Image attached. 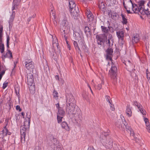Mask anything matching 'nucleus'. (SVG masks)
<instances>
[{
	"instance_id": "nucleus-1",
	"label": "nucleus",
	"mask_w": 150,
	"mask_h": 150,
	"mask_svg": "<svg viewBox=\"0 0 150 150\" xmlns=\"http://www.w3.org/2000/svg\"><path fill=\"white\" fill-rule=\"evenodd\" d=\"M145 3L144 1L140 0L137 1V4L133 3L132 1L128 3L126 2V5L124 7L128 13H132L133 12L135 13H142V9L144 7V4Z\"/></svg>"
},
{
	"instance_id": "nucleus-2",
	"label": "nucleus",
	"mask_w": 150,
	"mask_h": 150,
	"mask_svg": "<svg viewBox=\"0 0 150 150\" xmlns=\"http://www.w3.org/2000/svg\"><path fill=\"white\" fill-rule=\"evenodd\" d=\"M66 102L67 103V110L70 113H73L74 115L75 118H80V111L78 110L77 113H76L74 112L75 107V101L72 95L68 94L66 95Z\"/></svg>"
},
{
	"instance_id": "nucleus-3",
	"label": "nucleus",
	"mask_w": 150,
	"mask_h": 150,
	"mask_svg": "<svg viewBox=\"0 0 150 150\" xmlns=\"http://www.w3.org/2000/svg\"><path fill=\"white\" fill-rule=\"evenodd\" d=\"M106 59L110 60L112 63V66L110 70L109 71V75L113 79H115L116 76V72L117 71L115 65L112 62V55L113 52V49L110 47H109L107 50Z\"/></svg>"
},
{
	"instance_id": "nucleus-4",
	"label": "nucleus",
	"mask_w": 150,
	"mask_h": 150,
	"mask_svg": "<svg viewBox=\"0 0 150 150\" xmlns=\"http://www.w3.org/2000/svg\"><path fill=\"white\" fill-rule=\"evenodd\" d=\"M24 122V125L21 129V141L22 143L25 142V136L26 133H28L29 130V127L30 122V116L29 115Z\"/></svg>"
},
{
	"instance_id": "nucleus-5",
	"label": "nucleus",
	"mask_w": 150,
	"mask_h": 150,
	"mask_svg": "<svg viewBox=\"0 0 150 150\" xmlns=\"http://www.w3.org/2000/svg\"><path fill=\"white\" fill-rule=\"evenodd\" d=\"M107 134L105 132H102L99 137V140L107 149H110L112 147L113 142L111 138L107 136Z\"/></svg>"
},
{
	"instance_id": "nucleus-6",
	"label": "nucleus",
	"mask_w": 150,
	"mask_h": 150,
	"mask_svg": "<svg viewBox=\"0 0 150 150\" xmlns=\"http://www.w3.org/2000/svg\"><path fill=\"white\" fill-rule=\"evenodd\" d=\"M27 83L30 92L33 93L35 90L33 77V74L31 73L27 74Z\"/></svg>"
},
{
	"instance_id": "nucleus-7",
	"label": "nucleus",
	"mask_w": 150,
	"mask_h": 150,
	"mask_svg": "<svg viewBox=\"0 0 150 150\" xmlns=\"http://www.w3.org/2000/svg\"><path fill=\"white\" fill-rule=\"evenodd\" d=\"M62 26L64 27V29L63 32H61V34L63 35L64 34H68L70 32V27L68 22L66 20H63L61 23Z\"/></svg>"
},
{
	"instance_id": "nucleus-8",
	"label": "nucleus",
	"mask_w": 150,
	"mask_h": 150,
	"mask_svg": "<svg viewBox=\"0 0 150 150\" xmlns=\"http://www.w3.org/2000/svg\"><path fill=\"white\" fill-rule=\"evenodd\" d=\"M73 36L76 40H78L79 46L83 48L84 46L85 42L84 40L81 38L79 33L77 32H74Z\"/></svg>"
},
{
	"instance_id": "nucleus-9",
	"label": "nucleus",
	"mask_w": 150,
	"mask_h": 150,
	"mask_svg": "<svg viewBox=\"0 0 150 150\" xmlns=\"http://www.w3.org/2000/svg\"><path fill=\"white\" fill-rule=\"evenodd\" d=\"M3 30V25L0 24V52L1 53L4 52V46L2 40Z\"/></svg>"
},
{
	"instance_id": "nucleus-10",
	"label": "nucleus",
	"mask_w": 150,
	"mask_h": 150,
	"mask_svg": "<svg viewBox=\"0 0 150 150\" xmlns=\"http://www.w3.org/2000/svg\"><path fill=\"white\" fill-rule=\"evenodd\" d=\"M65 112L63 108H60L57 113V119L58 123H61L63 117L65 116Z\"/></svg>"
},
{
	"instance_id": "nucleus-11",
	"label": "nucleus",
	"mask_w": 150,
	"mask_h": 150,
	"mask_svg": "<svg viewBox=\"0 0 150 150\" xmlns=\"http://www.w3.org/2000/svg\"><path fill=\"white\" fill-rule=\"evenodd\" d=\"M134 104L138 108L140 111V112L143 115H146V111L143 109L142 106L140 103H137V101H135L134 102Z\"/></svg>"
},
{
	"instance_id": "nucleus-12",
	"label": "nucleus",
	"mask_w": 150,
	"mask_h": 150,
	"mask_svg": "<svg viewBox=\"0 0 150 150\" xmlns=\"http://www.w3.org/2000/svg\"><path fill=\"white\" fill-rule=\"evenodd\" d=\"M69 9L71 16L75 17H77L78 16L79 10L77 7H76Z\"/></svg>"
},
{
	"instance_id": "nucleus-13",
	"label": "nucleus",
	"mask_w": 150,
	"mask_h": 150,
	"mask_svg": "<svg viewBox=\"0 0 150 150\" xmlns=\"http://www.w3.org/2000/svg\"><path fill=\"white\" fill-rule=\"evenodd\" d=\"M96 38L97 40L98 43V45H101L102 42L105 40V37L103 34L97 35H96Z\"/></svg>"
},
{
	"instance_id": "nucleus-14",
	"label": "nucleus",
	"mask_w": 150,
	"mask_h": 150,
	"mask_svg": "<svg viewBox=\"0 0 150 150\" xmlns=\"http://www.w3.org/2000/svg\"><path fill=\"white\" fill-rule=\"evenodd\" d=\"M25 67L27 69L30 70V71L33 69L34 66L32 61L30 60L25 62Z\"/></svg>"
},
{
	"instance_id": "nucleus-15",
	"label": "nucleus",
	"mask_w": 150,
	"mask_h": 150,
	"mask_svg": "<svg viewBox=\"0 0 150 150\" xmlns=\"http://www.w3.org/2000/svg\"><path fill=\"white\" fill-rule=\"evenodd\" d=\"M116 35L119 40L123 41L125 36L124 32L122 30H119L116 32Z\"/></svg>"
},
{
	"instance_id": "nucleus-16",
	"label": "nucleus",
	"mask_w": 150,
	"mask_h": 150,
	"mask_svg": "<svg viewBox=\"0 0 150 150\" xmlns=\"http://www.w3.org/2000/svg\"><path fill=\"white\" fill-rule=\"evenodd\" d=\"M15 12L14 11H13L12 13L11 16L8 21L9 28L12 27V25L15 18Z\"/></svg>"
},
{
	"instance_id": "nucleus-17",
	"label": "nucleus",
	"mask_w": 150,
	"mask_h": 150,
	"mask_svg": "<svg viewBox=\"0 0 150 150\" xmlns=\"http://www.w3.org/2000/svg\"><path fill=\"white\" fill-rule=\"evenodd\" d=\"M101 28L102 32L103 33V35L105 37L106 39H107V36L108 35H109V30L107 27L103 26H101Z\"/></svg>"
},
{
	"instance_id": "nucleus-18",
	"label": "nucleus",
	"mask_w": 150,
	"mask_h": 150,
	"mask_svg": "<svg viewBox=\"0 0 150 150\" xmlns=\"http://www.w3.org/2000/svg\"><path fill=\"white\" fill-rule=\"evenodd\" d=\"M61 125L62 128L64 129L67 131H69L70 130V127L67 122L65 121L62 122L61 124Z\"/></svg>"
},
{
	"instance_id": "nucleus-19",
	"label": "nucleus",
	"mask_w": 150,
	"mask_h": 150,
	"mask_svg": "<svg viewBox=\"0 0 150 150\" xmlns=\"http://www.w3.org/2000/svg\"><path fill=\"white\" fill-rule=\"evenodd\" d=\"M125 64L126 66V68L127 69L128 71H130L131 70H132L134 66L129 61L126 62L125 61Z\"/></svg>"
},
{
	"instance_id": "nucleus-20",
	"label": "nucleus",
	"mask_w": 150,
	"mask_h": 150,
	"mask_svg": "<svg viewBox=\"0 0 150 150\" xmlns=\"http://www.w3.org/2000/svg\"><path fill=\"white\" fill-rule=\"evenodd\" d=\"M86 13L89 21H92L93 19V16L89 10L87 9Z\"/></svg>"
},
{
	"instance_id": "nucleus-21",
	"label": "nucleus",
	"mask_w": 150,
	"mask_h": 150,
	"mask_svg": "<svg viewBox=\"0 0 150 150\" xmlns=\"http://www.w3.org/2000/svg\"><path fill=\"white\" fill-rule=\"evenodd\" d=\"M108 36L109 38L106 40V42L108 45L110 47L112 45L113 41V40L112 39V35L111 34H109Z\"/></svg>"
},
{
	"instance_id": "nucleus-22",
	"label": "nucleus",
	"mask_w": 150,
	"mask_h": 150,
	"mask_svg": "<svg viewBox=\"0 0 150 150\" xmlns=\"http://www.w3.org/2000/svg\"><path fill=\"white\" fill-rule=\"evenodd\" d=\"M131 109V108L130 107V105H128L126 110V113L129 117H130L132 116V112Z\"/></svg>"
},
{
	"instance_id": "nucleus-23",
	"label": "nucleus",
	"mask_w": 150,
	"mask_h": 150,
	"mask_svg": "<svg viewBox=\"0 0 150 150\" xmlns=\"http://www.w3.org/2000/svg\"><path fill=\"white\" fill-rule=\"evenodd\" d=\"M7 124L8 123H6V125L4 127V129L2 131L4 135L6 136L7 134L8 135H10L11 134V133L8 132L6 127Z\"/></svg>"
},
{
	"instance_id": "nucleus-24",
	"label": "nucleus",
	"mask_w": 150,
	"mask_h": 150,
	"mask_svg": "<svg viewBox=\"0 0 150 150\" xmlns=\"http://www.w3.org/2000/svg\"><path fill=\"white\" fill-rule=\"evenodd\" d=\"M120 122H117L115 124V126L119 128L125 129V128H127L126 125L124 123H122L121 125H120Z\"/></svg>"
},
{
	"instance_id": "nucleus-25",
	"label": "nucleus",
	"mask_w": 150,
	"mask_h": 150,
	"mask_svg": "<svg viewBox=\"0 0 150 150\" xmlns=\"http://www.w3.org/2000/svg\"><path fill=\"white\" fill-rule=\"evenodd\" d=\"M143 8H143L142 10L143 13H141V14L143 15L145 14L149 18H150V10L149 11V9H147L146 10H144Z\"/></svg>"
},
{
	"instance_id": "nucleus-26",
	"label": "nucleus",
	"mask_w": 150,
	"mask_h": 150,
	"mask_svg": "<svg viewBox=\"0 0 150 150\" xmlns=\"http://www.w3.org/2000/svg\"><path fill=\"white\" fill-rule=\"evenodd\" d=\"M69 9L72 8L76 7V4L73 0H69Z\"/></svg>"
},
{
	"instance_id": "nucleus-27",
	"label": "nucleus",
	"mask_w": 150,
	"mask_h": 150,
	"mask_svg": "<svg viewBox=\"0 0 150 150\" xmlns=\"http://www.w3.org/2000/svg\"><path fill=\"white\" fill-rule=\"evenodd\" d=\"M58 40L56 37H54L53 39L52 40V45L54 47H57L58 48Z\"/></svg>"
},
{
	"instance_id": "nucleus-28",
	"label": "nucleus",
	"mask_w": 150,
	"mask_h": 150,
	"mask_svg": "<svg viewBox=\"0 0 150 150\" xmlns=\"http://www.w3.org/2000/svg\"><path fill=\"white\" fill-rule=\"evenodd\" d=\"M98 6L100 10H102V11H104L105 8V6L104 2L102 1L99 2Z\"/></svg>"
},
{
	"instance_id": "nucleus-29",
	"label": "nucleus",
	"mask_w": 150,
	"mask_h": 150,
	"mask_svg": "<svg viewBox=\"0 0 150 150\" xmlns=\"http://www.w3.org/2000/svg\"><path fill=\"white\" fill-rule=\"evenodd\" d=\"M50 15L51 17L53 19H55V14L54 11L52 9L50 12Z\"/></svg>"
},
{
	"instance_id": "nucleus-30",
	"label": "nucleus",
	"mask_w": 150,
	"mask_h": 150,
	"mask_svg": "<svg viewBox=\"0 0 150 150\" xmlns=\"http://www.w3.org/2000/svg\"><path fill=\"white\" fill-rule=\"evenodd\" d=\"M139 40V36L138 35H136L134 36L132 38V42L134 43L137 42Z\"/></svg>"
},
{
	"instance_id": "nucleus-31",
	"label": "nucleus",
	"mask_w": 150,
	"mask_h": 150,
	"mask_svg": "<svg viewBox=\"0 0 150 150\" xmlns=\"http://www.w3.org/2000/svg\"><path fill=\"white\" fill-rule=\"evenodd\" d=\"M121 16L122 18V22L123 24H126L127 23V20L125 17L124 15L123 14H121Z\"/></svg>"
},
{
	"instance_id": "nucleus-32",
	"label": "nucleus",
	"mask_w": 150,
	"mask_h": 150,
	"mask_svg": "<svg viewBox=\"0 0 150 150\" xmlns=\"http://www.w3.org/2000/svg\"><path fill=\"white\" fill-rule=\"evenodd\" d=\"M73 44L76 50H78L80 52L81 50L80 49V48L78 46L77 42L76 41H74L73 42Z\"/></svg>"
},
{
	"instance_id": "nucleus-33",
	"label": "nucleus",
	"mask_w": 150,
	"mask_h": 150,
	"mask_svg": "<svg viewBox=\"0 0 150 150\" xmlns=\"http://www.w3.org/2000/svg\"><path fill=\"white\" fill-rule=\"evenodd\" d=\"M56 150H62L63 147L59 143H57L56 144Z\"/></svg>"
},
{
	"instance_id": "nucleus-34",
	"label": "nucleus",
	"mask_w": 150,
	"mask_h": 150,
	"mask_svg": "<svg viewBox=\"0 0 150 150\" xmlns=\"http://www.w3.org/2000/svg\"><path fill=\"white\" fill-rule=\"evenodd\" d=\"M54 98L56 99H57L58 98V93L54 90L53 93Z\"/></svg>"
},
{
	"instance_id": "nucleus-35",
	"label": "nucleus",
	"mask_w": 150,
	"mask_h": 150,
	"mask_svg": "<svg viewBox=\"0 0 150 150\" xmlns=\"http://www.w3.org/2000/svg\"><path fill=\"white\" fill-rule=\"evenodd\" d=\"M146 126V128L147 130V131L150 133V126L149 122L145 123Z\"/></svg>"
},
{
	"instance_id": "nucleus-36",
	"label": "nucleus",
	"mask_w": 150,
	"mask_h": 150,
	"mask_svg": "<svg viewBox=\"0 0 150 150\" xmlns=\"http://www.w3.org/2000/svg\"><path fill=\"white\" fill-rule=\"evenodd\" d=\"M104 81H102L101 83L100 84H98L97 86V89L98 90H100L102 88V85L104 84Z\"/></svg>"
},
{
	"instance_id": "nucleus-37",
	"label": "nucleus",
	"mask_w": 150,
	"mask_h": 150,
	"mask_svg": "<svg viewBox=\"0 0 150 150\" xmlns=\"http://www.w3.org/2000/svg\"><path fill=\"white\" fill-rule=\"evenodd\" d=\"M117 14L116 13L112 14L111 17L114 20H116L117 18Z\"/></svg>"
},
{
	"instance_id": "nucleus-38",
	"label": "nucleus",
	"mask_w": 150,
	"mask_h": 150,
	"mask_svg": "<svg viewBox=\"0 0 150 150\" xmlns=\"http://www.w3.org/2000/svg\"><path fill=\"white\" fill-rule=\"evenodd\" d=\"M105 98L107 101L108 102L109 104H111V103H112V102L111 100H110V97L108 96H106Z\"/></svg>"
},
{
	"instance_id": "nucleus-39",
	"label": "nucleus",
	"mask_w": 150,
	"mask_h": 150,
	"mask_svg": "<svg viewBox=\"0 0 150 150\" xmlns=\"http://www.w3.org/2000/svg\"><path fill=\"white\" fill-rule=\"evenodd\" d=\"M8 85V82L5 81L3 84L2 88L3 89H5L7 86Z\"/></svg>"
},
{
	"instance_id": "nucleus-40",
	"label": "nucleus",
	"mask_w": 150,
	"mask_h": 150,
	"mask_svg": "<svg viewBox=\"0 0 150 150\" xmlns=\"http://www.w3.org/2000/svg\"><path fill=\"white\" fill-rule=\"evenodd\" d=\"M84 32L85 33H86L87 32H89L90 31V29L89 27L87 26H86L84 30Z\"/></svg>"
},
{
	"instance_id": "nucleus-41",
	"label": "nucleus",
	"mask_w": 150,
	"mask_h": 150,
	"mask_svg": "<svg viewBox=\"0 0 150 150\" xmlns=\"http://www.w3.org/2000/svg\"><path fill=\"white\" fill-rule=\"evenodd\" d=\"M67 35V34H63V35H62L64 37V38L66 42V43L67 45H68L69 44L68 43V41H67V37L66 36V35Z\"/></svg>"
},
{
	"instance_id": "nucleus-42",
	"label": "nucleus",
	"mask_w": 150,
	"mask_h": 150,
	"mask_svg": "<svg viewBox=\"0 0 150 150\" xmlns=\"http://www.w3.org/2000/svg\"><path fill=\"white\" fill-rule=\"evenodd\" d=\"M112 103H111V104H109V105H110V109L114 111L115 110V108L114 107V105H113L112 104Z\"/></svg>"
},
{
	"instance_id": "nucleus-43",
	"label": "nucleus",
	"mask_w": 150,
	"mask_h": 150,
	"mask_svg": "<svg viewBox=\"0 0 150 150\" xmlns=\"http://www.w3.org/2000/svg\"><path fill=\"white\" fill-rule=\"evenodd\" d=\"M16 109L17 110H18L19 112L21 111L22 109L20 108V106L18 105H17L16 106Z\"/></svg>"
},
{
	"instance_id": "nucleus-44",
	"label": "nucleus",
	"mask_w": 150,
	"mask_h": 150,
	"mask_svg": "<svg viewBox=\"0 0 150 150\" xmlns=\"http://www.w3.org/2000/svg\"><path fill=\"white\" fill-rule=\"evenodd\" d=\"M120 117H121V118L122 120V123H125L126 124V121L125 120V119L124 117L122 115H121Z\"/></svg>"
},
{
	"instance_id": "nucleus-45",
	"label": "nucleus",
	"mask_w": 150,
	"mask_h": 150,
	"mask_svg": "<svg viewBox=\"0 0 150 150\" xmlns=\"http://www.w3.org/2000/svg\"><path fill=\"white\" fill-rule=\"evenodd\" d=\"M123 0V4L124 6H125V5L126 4V2H127V3H128V2H129L132 1L131 0Z\"/></svg>"
},
{
	"instance_id": "nucleus-46",
	"label": "nucleus",
	"mask_w": 150,
	"mask_h": 150,
	"mask_svg": "<svg viewBox=\"0 0 150 150\" xmlns=\"http://www.w3.org/2000/svg\"><path fill=\"white\" fill-rule=\"evenodd\" d=\"M9 40L10 39L9 37H7L6 39V44L8 47Z\"/></svg>"
},
{
	"instance_id": "nucleus-47",
	"label": "nucleus",
	"mask_w": 150,
	"mask_h": 150,
	"mask_svg": "<svg viewBox=\"0 0 150 150\" xmlns=\"http://www.w3.org/2000/svg\"><path fill=\"white\" fill-rule=\"evenodd\" d=\"M9 55V57L12 58V53L10 51H9L7 53Z\"/></svg>"
},
{
	"instance_id": "nucleus-48",
	"label": "nucleus",
	"mask_w": 150,
	"mask_h": 150,
	"mask_svg": "<svg viewBox=\"0 0 150 150\" xmlns=\"http://www.w3.org/2000/svg\"><path fill=\"white\" fill-rule=\"evenodd\" d=\"M56 107L58 109V110L60 108H61L59 106V103H58L57 104H56Z\"/></svg>"
},
{
	"instance_id": "nucleus-49",
	"label": "nucleus",
	"mask_w": 150,
	"mask_h": 150,
	"mask_svg": "<svg viewBox=\"0 0 150 150\" xmlns=\"http://www.w3.org/2000/svg\"><path fill=\"white\" fill-rule=\"evenodd\" d=\"M88 150H96L93 146L89 147L88 149Z\"/></svg>"
},
{
	"instance_id": "nucleus-50",
	"label": "nucleus",
	"mask_w": 150,
	"mask_h": 150,
	"mask_svg": "<svg viewBox=\"0 0 150 150\" xmlns=\"http://www.w3.org/2000/svg\"><path fill=\"white\" fill-rule=\"evenodd\" d=\"M17 6H16L15 4L13 5V6L12 8V10L13 11L16 9V8Z\"/></svg>"
},
{
	"instance_id": "nucleus-51",
	"label": "nucleus",
	"mask_w": 150,
	"mask_h": 150,
	"mask_svg": "<svg viewBox=\"0 0 150 150\" xmlns=\"http://www.w3.org/2000/svg\"><path fill=\"white\" fill-rule=\"evenodd\" d=\"M144 120L145 123L149 122V120L147 118H144Z\"/></svg>"
},
{
	"instance_id": "nucleus-52",
	"label": "nucleus",
	"mask_w": 150,
	"mask_h": 150,
	"mask_svg": "<svg viewBox=\"0 0 150 150\" xmlns=\"http://www.w3.org/2000/svg\"><path fill=\"white\" fill-rule=\"evenodd\" d=\"M87 86H88V87L89 88L90 90H91V93H92L93 94V91H92L91 89V87H90V86L89 85V84L88 83L87 84Z\"/></svg>"
},
{
	"instance_id": "nucleus-53",
	"label": "nucleus",
	"mask_w": 150,
	"mask_h": 150,
	"mask_svg": "<svg viewBox=\"0 0 150 150\" xmlns=\"http://www.w3.org/2000/svg\"><path fill=\"white\" fill-rule=\"evenodd\" d=\"M130 135L133 136H134V132L133 131H131L130 132Z\"/></svg>"
},
{
	"instance_id": "nucleus-54",
	"label": "nucleus",
	"mask_w": 150,
	"mask_h": 150,
	"mask_svg": "<svg viewBox=\"0 0 150 150\" xmlns=\"http://www.w3.org/2000/svg\"><path fill=\"white\" fill-rule=\"evenodd\" d=\"M84 93H82V96H83V97L85 99H86V97H87V96L86 95H84V93H85V92H84Z\"/></svg>"
},
{
	"instance_id": "nucleus-55",
	"label": "nucleus",
	"mask_w": 150,
	"mask_h": 150,
	"mask_svg": "<svg viewBox=\"0 0 150 150\" xmlns=\"http://www.w3.org/2000/svg\"><path fill=\"white\" fill-rule=\"evenodd\" d=\"M16 92V94H17V93L19 94V92L17 91V90H19V89L18 88H16L15 89Z\"/></svg>"
},
{
	"instance_id": "nucleus-56",
	"label": "nucleus",
	"mask_w": 150,
	"mask_h": 150,
	"mask_svg": "<svg viewBox=\"0 0 150 150\" xmlns=\"http://www.w3.org/2000/svg\"><path fill=\"white\" fill-rule=\"evenodd\" d=\"M21 115L23 116V118H24V116L25 115V113L23 112H21Z\"/></svg>"
},
{
	"instance_id": "nucleus-57",
	"label": "nucleus",
	"mask_w": 150,
	"mask_h": 150,
	"mask_svg": "<svg viewBox=\"0 0 150 150\" xmlns=\"http://www.w3.org/2000/svg\"><path fill=\"white\" fill-rule=\"evenodd\" d=\"M147 5L148 6H149L150 7V0L149 1Z\"/></svg>"
},
{
	"instance_id": "nucleus-58",
	"label": "nucleus",
	"mask_w": 150,
	"mask_h": 150,
	"mask_svg": "<svg viewBox=\"0 0 150 150\" xmlns=\"http://www.w3.org/2000/svg\"><path fill=\"white\" fill-rule=\"evenodd\" d=\"M31 19V17H29L28 19V21H30Z\"/></svg>"
},
{
	"instance_id": "nucleus-59",
	"label": "nucleus",
	"mask_w": 150,
	"mask_h": 150,
	"mask_svg": "<svg viewBox=\"0 0 150 150\" xmlns=\"http://www.w3.org/2000/svg\"><path fill=\"white\" fill-rule=\"evenodd\" d=\"M68 47L69 48V50H70V46L69 45V44L67 45Z\"/></svg>"
},
{
	"instance_id": "nucleus-60",
	"label": "nucleus",
	"mask_w": 150,
	"mask_h": 150,
	"mask_svg": "<svg viewBox=\"0 0 150 150\" xmlns=\"http://www.w3.org/2000/svg\"><path fill=\"white\" fill-rule=\"evenodd\" d=\"M56 77H57V78H58V79L59 80V76H56Z\"/></svg>"
},
{
	"instance_id": "nucleus-61",
	"label": "nucleus",
	"mask_w": 150,
	"mask_h": 150,
	"mask_svg": "<svg viewBox=\"0 0 150 150\" xmlns=\"http://www.w3.org/2000/svg\"><path fill=\"white\" fill-rule=\"evenodd\" d=\"M56 77H57V78H58V79L59 80V76H56Z\"/></svg>"
},
{
	"instance_id": "nucleus-62",
	"label": "nucleus",
	"mask_w": 150,
	"mask_h": 150,
	"mask_svg": "<svg viewBox=\"0 0 150 150\" xmlns=\"http://www.w3.org/2000/svg\"><path fill=\"white\" fill-rule=\"evenodd\" d=\"M126 29L127 30H129V28H126Z\"/></svg>"
},
{
	"instance_id": "nucleus-63",
	"label": "nucleus",
	"mask_w": 150,
	"mask_h": 150,
	"mask_svg": "<svg viewBox=\"0 0 150 150\" xmlns=\"http://www.w3.org/2000/svg\"><path fill=\"white\" fill-rule=\"evenodd\" d=\"M146 77H147V78H148V76L147 75H146Z\"/></svg>"
},
{
	"instance_id": "nucleus-64",
	"label": "nucleus",
	"mask_w": 150,
	"mask_h": 150,
	"mask_svg": "<svg viewBox=\"0 0 150 150\" xmlns=\"http://www.w3.org/2000/svg\"><path fill=\"white\" fill-rule=\"evenodd\" d=\"M0 150H2V148L0 147Z\"/></svg>"
}]
</instances>
